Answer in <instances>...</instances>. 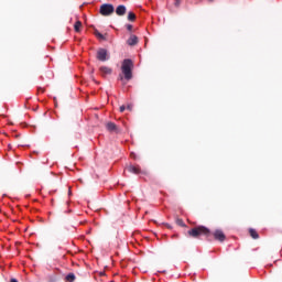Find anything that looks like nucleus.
<instances>
[{"instance_id": "9", "label": "nucleus", "mask_w": 282, "mask_h": 282, "mask_svg": "<svg viewBox=\"0 0 282 282\" xmlns=\"http://www.w3.org/2000/svg\"><path fill=\"white\" fill-rule=\"evenodd\" d=\"M99 70H100V73H101V76H109V75H111L112 72H113L111 68H109V67H107V66H101V67L99 68Z\"/></svg>"}, {"instance_id": "3", "label": "nucleus", "mask_w": 282, "mask_h": 282, "mask_svg": "<svg viewBox=\"0 0 282 282\" xmlns=\"http://www.w3.org/2000/svg\"><path fill=\"white\" fill-rule=\"evenodd\" d=\"M113 12H116V8L111 3H104L99 8V14H101V17H111Z\"/></svg>"}, {"instance_id": "13", "label": "nucleus", "mask_w": 282, "mask_h": 282, "mask_svg": "<svg viewBox=\"0 0 282 282\" xmlns=\"http://www.w3.org/2000/svg\"><path fill=\"white\" fill-rule=\"evenodd\" d=\"M249 234L252 239H259V232H257V230L249 229Z\"/></svg>"}, {"instance_id": "21", "label": "nucleus", "mask_w": 282, "mask_h": 282, "mask_svg": "<svg viewBox=\"0 0 282 282\" xmlns=\"http://www.w3.org/2000/svg\"><path fill=\"white\" fill-rule=\"evenodd\" d=\"M127 109H128V111H133V106L132 105H128Z\"/></svg>"}, {"instance_id": "18", "label": "nucleus", "mask_w": 282, "mask_h": 282, "mask_svg": "<svg viewBox=\"0 0 282 282\" xmlns=\"http://www.w3.org/2000/svg\"><path fill=\"white\" fill-rule=\"evenodd\" d=\"M132 30H133V25L127 24V31H128V32H131Z\"/></svg>"}, {"instance_id": "15", "label": "nucleus", "mask_w": 282, "mask_h": 282, "mask_svg": "<svg viewBox=\"0 0 282 282\" xmlns=\"http://www.w3.org/2000/svg\"><path fill=\"white\" fill-rule=\"evenodd\" d=\"M128 21H131V22H133V21H135V13H133V12H129L128 13Z\"/></svg>"}, {"instance_id": "22", "label": "nucleus", "mask_w": 282, "mask_h": 282, "mask_svg": "<svg viewBox=\"0 0 282 282\" xmlns=\"http://www.w3.org/2000/svg\"><path fill=\"white\" fill-rule=\"evenodd\" d=\"M124 109H127V107L120 106L119 111L122 113L124 111Z\"/></svg>"}, {"instance_id": "17", "label": "nucleus", "mask_w": 282, "mask_h": 282, "mask_svg": "<svg viewBox=\"0 0 282 282\" xmlns=\"http://www.w3.org/2000/svg\"><path fill=\"white\" fill-rule=\"evenodd\" d=\"M181 4H182V0H175L174 6L176 8H180Z\"/></svg>"}, {"instance_id": "7", "label": "nucleus", "mask_w": 282, "mask_h": 282, "mask_svg": "<svg viewBox=\"0 0 282 282\" xmlns=\"http://www.w3.org/2000/svg\"><path fill=\"white\" fill-rule=\"evenodd\" d=\"M107 131H110V133H118V126L115 122H108L106 123Z\"/></svg>"}, {"instance_id": "2", "label": "nucleus", "mask_w": 282, "mask_h": 282, "mask_svg": "<svg viewBox=\"0 0 282 282\" xmlns=\"http://www.w3.org/2000/svg\"><path fill=\"white\" fill-rule=\"evenodd\" d=\"M121 70L126 80L133 78V61L124 59L121 65Z\"/></svg>"}, {"instance_id": "24", "label": "nucleus", "mask_w": 282, "mask_h": 282, "mask_svg": "<svg viewBox=\"0 0 282 282\" xmlns=\"http://www.w3.org/2000/svg\"><path fill=\"white\" fill-rule=\"evenodd\" d=\"M210 1V3H213V1H215V0H209Z\"/></svg>"}, {"instance_id": "1", "label": "nucleus", "mask_w": 282, "mask_h": 282, "mask_svg": "<svg viewBox=\"0 0 282 282\" xmlns=\"http://www.w3.org/2000/svg\"><path fill=\"white\" fill-rule=\"evenodd\" d=\"M187 235L193 239H199L200 237H210V235L213 234L210 232V229H208V227L199 225L189 229L187 231Z\"/></svg>"}, {"instance_id": "20", "label": "nucleus", "mask_w": 282, "mask_h": 282, "mask_svg": "<svg viewBox=\"0 0 282 282\" xmlns=\"http://www.w3.org/2000/svg\"><path fill=\"white\" fill-rule=\"evenodd\" d=\"M37 91L41 93V94H44L45 93V88L39 87Z\"/></svg>"}, {"instance_id": "5", "label": "nucleus", "mask_w": 282, "mask_h": 282, "mask_svg": "<svg viewBox=\"0 0 282 282\" xmlns=\"http://www.w3.org/2000/svg\"><path fill=\"white\" fill-rule=\"evenodd\" d=\"M213 237L216 241H220L221 243H224V241H226V234H224V231L221 229H216L213 232Z\"/></svg>"}, {"instance_id": "4", "label": "nucleus", "mask_w": 282, "mask_h": 282, "mask_svg": "<svg viewBox=\"0 0 282 282\" xmlns=\"http://www.w3.org/2000/svg\"><path fill=\"white\" fill-rule=\"evenodd\" d=\"M97 61H101V63H105V61H109V54L107 53L106 48H99L97 51Z\"/></svg>"}, {"instance_id": "12", "label": "nucleus", "mask_w": 282, "mask_h": 282, "mask_svg": "<svg viewBox=\"0 0 282 282\" xmlns=\"http://www.w3.org/2000/svg\"><path fill=\"white\" fill-rule=\"evenodd\" d=\"M65 281L66 282H74L76 281V275L74 273H68L66 276H65Z\"/></svg>"}, {"instance_id": "8", "label": "nucleus", "mask_w": 282, "mask_h": 282, "mask_svg": "<svg viewBox=\"0 0 282 282\" xmlns=\"http://www.w3.org/2000/svg\"><path fill=\"white\" fill-rule=\"evenodd\" d=\"M127 171H129V173H133L134 175H140V173H142V170H140V166L138 165H129Z\"/></svg>"}, {"instance_id": "23", "label": "nucleus", "mask_w": 282, "mask_h": 282, "mask_svg": "<svg viewBox=\"0 0 282 282\" xmlns=\"http://www.w3.org/2000/svg\"><path fill=\"white\" fill-rule=\"evenodd\" d=\"M120 80H123V77H122V76H120Z\"/></svg>"}, {"instance_id": "19", "label": "nucleus", "mask_w": 282, "mask_h": 282, "mask_svg": "<svg viewBox=\"0 0 282 282\" xmlns=\"http://www.w3.org/2000/svg\"><path fill=\"white\" fill-rule=\"evenodd\" d=\"M163 226L167 227L169 230H171V228H173V226H171L169 223H163Z\"/></svg>"}, {"instance_id": "16", "label": "nucleus", "mask_w": 282, "mask_h": 282, "mask_svg": "<svg viewBox=\"0 0 282 282\" xmlns=\"http://www.w3.org/2000/svg\"><path fill=\"white\" fill-rule=\"evenodd\" d=\"M176 224H177V226H181L182 228H184L186 226V224H184V220L182 218H177Z\"/></svg>"}, {"instance_id": "11", "label": "nucleus", "mask_w": 282, "mask_h": 282, "mask_svg": "<svg viewBox=\"0 0 282 282\" xmlns=\"http://www.w3.org/2000/svg\"><path fill=\"white\" fill-rule=\"evenodd\" d=\"M94 34L97 36V39H99V41H107V34L102 35V33H100L98 30H95Z\"/></svg>"}, {"instance_id": "6", "label": "nucleus", "mask_w": 282, "mask_h": 282, "mask_svg": "<svg viewBox=\"0 0 282 282\" xmlns=\"http://www.w3.org/2000/svg\"><path fill=\"white\" fill-rule=\"evenodd\" d=\"M116 14L118 17H124L127 14V7L124 4L118 6L116 8Z\"/></svg>"}, {"instance_id": "10", "label": "nucleus", "mask_w": 282, "mask_h": 282, "mask_svg": "<svg viewBox=\"0 0 282 282\" xmlns=\"http://www.w3.org/2000/svg\"><path fill=\"white\" fill-rule=\"evenodd\" d=\"M128 45L133 46V45H138V37L135 35H131L128 41H127Z\"/></svg>"}, {"instance_id": "14", "label": "nucleus", "mask_w": 282, "mask_h": 282, "mask_svg": "<svg viewBox=\"0 0 282 282\" xmlns=\"http://www.w3.org/2000/svg\"><path fill=\"white\" fill-rule=\"evenodd\" d=\"M80 28H83V22L77 21L74 25L75 32H80Z\"/></svg>"}]
</instances>
